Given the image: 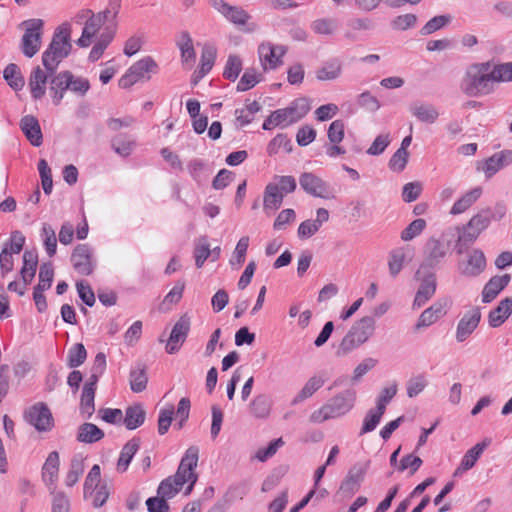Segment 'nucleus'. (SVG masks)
I'll list each match as a JSON object with an SVG mask.
<instances>
[{"mask_svg": "<svg viewBox=\"0 0 512 512\" xmlns=\"http://www.w3.org/2000/svg\"><path fill=\"white\" fill-rule=\"evenodd\" d=\"M42 236L47 254L50 257L54 256L57 249V238L54 229L50 225L44 224L42 227Z\"/></svg>", "mask_w": 512, "mask_h": 512, "instance_id": "e2e57ef3", "label": "nucleus"}, {"mask_svg": "<svg viewBox=\"0 0 512 512\" xmlns=\"http://www.w3.org/2000/svg\"><path fill=\"white\" fill-rule=\"evenodd\" d=\"M496 82L491 61L470 64L461 79L460 89L469 97L492 94Z\"/></svg>", "mask_w": 512, "mask_h": 512, "instance_id": "f257e3e1", "label": "nucleus"}, {"mask_svg": "<svg viewBox=\"0 0 512 512\" xmlns=\"http://www.w3.org/2000/svg\"><path fill=\"white\" fill-rule=\"evenodd\" d=\"M58 471L59 453L57 451H52L49 453L42 469V478L44 482L48 485H52L58 477Z\"/></svg>", "mask_w": 512, "mask_h": 512, "instance_id": "c9c22d12", "label": "nucleus"}, {"mask_svg": "<svg viewBox=\"0 0 512 512\" xmlns=\"http://www.w3.org/2000/svg\"><path fill=\"white\" fill-rule=\"evenodd\" d=\"M486 268V257L482 250L473 249L466 260L458 263V271L465 277H477Z\"/></svg>", "mask_w": 512, "mask_h": 512, "instance_id": "ddd939ff", "label": "nucleus"}, {"mask_svg": "<svg viewBox=\"0 0 512 512\" xmlns=\"http://www.w3.org/2000/svg\"><path fill=\"white\" fill-rule=\"evenodd\" d=\"M140 447V439L132 438L129 440L122 448L120 452V456L117 462V469L120 472H125L133 459L134 455L137 453Z\"/></svg>", "mask_w": 512, "mask_h": 512, "instance_id": "72a5a7b5", "label": "nucleus"}, {"mask_svg": "<svg viewBox=\"0 0 512 512\" xmlns=\"http://www.w3.org/2000/svg\"><path fill=\"white\" fill-rule=\"evenodd\" d=\"M72 50L71 30L69 25H62L56 29L48 48L42 54V64L52 76Z\"/></svg>", "mask_w": 512, "mask_h": 512, "instance_id": "f03ea898", "label": "nucleus"}, {"mask_svg": "<svg viewBox=\"0 0 512 512\" xmlns=\"http://www.w3.org/2000/svg\"><path fill=\"white\" fill-rule=\"evenodd\" d=\"M481 319V312L478 307L467 311L459 320L456 330V340L464 342L477 328Z\"/></svg>", "mask_w": 512, "mask_h": 512, "instance_id": "2eb2a0df", "label": "nucleus"}, {"mask_svg": "<svg viewBox=\"0 0 512 512\" xmlns=\"http://www.w3.org/2000/svg\"><path fill=\"white\" fill-rule=\"evenodd\" d=\"M369 465L370 461L354 464L342 480L338 494H341L343 497H351L359 491Z\"/></svg>", "mask_w": 512, "mask_h": 512, "instance_id": "0eeeda50", "label": "nucleus"}, {"mask_svg": "<svg viewBox=\"0 0 512 512\" xmlns=\"http://www.w3.org/2000/svg\"><path fill=\"white\" fill-rule=\"evenodd\" d=\"M216 50L213 47H204L201 53L199 77L205 76L213 67Z\"/></svg>", "mask_w": 512, "mask_h": 512, "instance_id": "680f3d73", "label": "nucleus"}, {"mask_svg": "<svg viewBox=\"0 0 512 512\" xmlns=\"http://www.w3.org/2000/svg\"><path fill=\"white\" fill-rule=\"evenodd\" d=\"M450 250V242L430 237L424 246V258L421 268H437L445 259Z\"/></svg>", "mask_w": 512, "mask_h": 512, "instance_id": "423d86ee", "label": "nucleus"}, {"mask_svg": "<svg viewBox=\"0 0 512 512\" xmlns=\"http://www.w3.org/2000/svg\"><path fill=\"white\" fill-rule=\"evenodd\" d=\"M490 443L491 440L489 438H485L482 442L477 443L469 449L463 456L460 465L455 470L454 476H460L462 473L474 467L475 463Z\"/></svg>", "mask_w": 512, "mask_h": 512, "instance_id": "6ab92c4d", "label": "nucleus"}, {"mask_svg": "<svg viewBox=\"0 0 512 512\" xmlns=\"http://www.w3.org/2000/svg\"><path fill=\"white\" fill-rule=\"evenodd\" d=\"M100 477H101V469L98 464H95L90 469L88 475L86 476L84 482V497L87 498L88 495H92L95 491V488L100 486Z\"/></svg>", "mask_w": 512, "mask_h": 512, "instance_id": "603ef678", "label": "nucleus"}, {"mask_svg": "<svg viewBox=\"0 0 512 512\" xmlns=\"http://www.w3.org/2000/svg\"><path fill=\"white\" fill-rule=\"evenodd\" d=\"M341 71V63L338 60H333L318 69L316 71V77L320 81L334 80L340 76Z\"/></svg>", "mask_w": 512, "mask_h": 512, "instance_id": "37998d69", "label": "nucleus"}, {"mask_svg": "<svg viewBox=\"0 0 512 512\" xmlns=\"http://www.w3.org/2000/svg\"><path fill=\"white\" fill-rule=\"evenodd\" d=\"M116 22L113 26H107L104 32L100 35L98 42L93 46L89 54V60L94 62L97 61L104 53L107 46L111 43L115 36Z\"/></svg>", "mask_w": 512, "mask_h": 512, "instance_id": "c756f323", "label": "nucleus"}, {"mask_svg": "<svg viewBox=\"0 0 512 512\" xmlns=\"http://www.w3.org/2000/svg\"><path fill=\"white\" fill-rule=\"evenodd\" d=\"M38 254L36 250H26L23 253V267L20 271L21 278L25 285L29 284L36 273Z\"/></svg>", "mask_w": 512, "mask_h": 512, "instance_id": "473e14b6", "label": "nucleus"}, {"mask_svg": "<svg viewBox=\"0 0 512 512\" xmlns=\"http://www.w3.org/2000/svg\"><path fill=\"white\" fill-rule=\"evenodd\" d=\"M417 23V16L412 13L396 16L391 20V28L395 31H406L413 28Z\"/></svg>", "mask_w": 512, "mask_h": 512, "instance_id": "13d9d810", "label": "nucleus"}, {"mask_svg": "<svg viewBox=\"0 0 512 512\" xmlns=\"http://www.w3.org/2000/svg\"><path fill=\"white\" fill-rule=\"evenodd\" d=\"M496 82H512V62L493 64Z\"/></svg>", "mask_w": 512, "mask_h": 512, "instance_id": "774afa93", "label": "nucleus"}, {"mask_svg": "<svg viewBox=\"0 0 512 512\" xmlns=\"http://www.w3.org/2000/svg\"><path fill=\"white\" fill-rule=\"evenodd\" d=\"M258 55L264 70L276 69L283 63L282 59L277 56L275 45L270 42L259 45Z\"/></svg>", "mask_w": 512, "mask_h": 512, "instance_id": "bb28decb", "label": "nucleus"}, {"mask_svg": "<svg viewBox=\"0 0 512 512\" xmlns=\"http://www.w3.org/2000/svg\"><path fill=\"white\" fill-rule=\"evenodd\" d=\"M48 77L50 75L46 69L43 71L39 66L33 68L29 77V88L35 100L41 99L45 95Z\"/></svg>", "mask_w": 512, "mask_h": 512, "instance_id": "4be33fe9", "label": "nucleus"}, {"mask_svg": "<svg viewBox=\"0 0 512 512\" xmlns=\"http://www.w3.org/2000/svg\"><path fill=\"white\" fill-rule=\"evenodd\" d=\"M242 70V61L237 55H230L227 59L223 76L230 80L235 81Z\"/></svg>", "mask_w": 512, "mask_h": 512, "instance_id": "4d7b16f0", "label": "nucleus"}, {"mask_svg": "<svg viewBox=\"0 0 512 512\" xmlns=\"http://www.w3.org/2000/svg\"><path fill=\"white\" fill-rule=\"evenodd\" d=\"M324 384V380L316 376L311 377L301 389V391L292 400V404H297L311 397Z\"/></svg>", "mask_w": 512, "mask_h": 512, "instance_id": "a19ab883", "label": "nucleus"}, {"mask_svg": "<svg viewBox=\"0 0 512 512\" xmlns=\"http://www.w3.org/2000/svg\"><path fill=\"white\" fill-rule=\"evenodd\" d=\"M91 249L87 244L77 245L71 255V262L75 271L81 275H90L94 266Z\"/></svg>", "mask_w": 512, "mask_h": 512, "instance_id": "4468645a", "label": "nucleus"}, {"mask_svg": "<svg viewBox=\"0 0 512 512\" xmlns=\"http://www.w3.org/2000/svg\"><path fill=\"white\" fill-rule=\"evenodd\" d=\"M95 392L88 388L82 389L81 399H80V413L87 419H90L95 411Z\"/></svg>", "mask_w": 512, "mask_h": 512, "instance_id": "09e8293b", "label": "nucleus"}, {"mask_svg": "<svg viewBox=\"0 0 512 512\" xmlns=\"http://www.w3.org/2000/svg\"><path fill=\"white\" fill-rule=\"evenodd\" d=\"M409 159V152L397 149L389 160L388 166L394 172H402Z\"/></svg>", "mask_w": 512, "mask_h": 512, "instance_id": "338daca9", "label": "nucleus"}, {"mask_svg": "<svg viewBox=\"0 0 512 512\" xmlns=\"http://www.w3.org/2000/svg\"><path fill=\"white\" fill-rule=\"evenodd\" d=\"M362 343H360V340L355 338L352 334L347 332V334L343 337L339 345L337 346L335 350V356L337 358H343L350 354L355 349L359 348Z\"/></svg>", "mask_w": 512, "mask_h": 512, "instance_id": "c03bdc74", "label": "nucleus"}, {"mask_svg": "<svg viewBox=\"0 0 512 512\" xmlns=\"http://www.w3.org/2000/svg\"><path fill=\"white\" fill-rule=\"evenodd\" d=\"M512 313V298L506 297L501 300L496 308L492 309L488 315V323L491 327L501 326Z\"/></svg>", "mask_w": 512, "mask_h": 512, "instance_id": "393cba45", "label": "nucleus"}, {"mask_svg": "<svg viewBox=\"0 0 512 512\" xmlns=\"http://www.w3.org/2000/svg\"><path fill=\"white\" fill-rule=\"evenodd\" d=\"M482 189L480 187L474 188L471 191L465 193L459 200H457L450 213L453 215L461 214L465 212L470 206H472L477 199L481 196Z\"/></svg>", "mask_w": 512, "mask_h": 512, "instance_id": "58836bf2", "label": "nucleus"}, {"mask_svg": "<svg viewBox=\"0 0 512 512\" xmlns=\"http://www.w3.org/2000/svg\"><path fill=\"white\" fill-rule=\"evenodd\" d=\"M49 90L52 94L53 102L55 105H59L64 97V93L71 86L72 72L62 71L60 73H54L50 76Z\"/></svg>", "mask_w": 512, "mask_h": 512, "instance_id": "f3484780", "label": "nucleus"}, {"mask_svg": "<svg viewBox=\"0 0 512 512\" xmlns=\"http://www.w3.org/2000/svg\"><path fill=\"white\" fill-rule=\"evenodd\" d=\"M452 20L451 15H438L431 18L421 29L420 34L423 36L430 35L446 25H448Z\"/></svg>", "mask_w": 512, "mask_h": 512, "instance_id": "49530a36", "label": "nucleus"}, {"mask_svg": "<svg viewBox=\"0 0 512 512\" xmlns=\"http://www.w3.org/2000/svg\"><path fill=\"white\" fill-rule=\"evenodd\" d=\"M54 277V268L51 262H45L40 266L39 270V282L35 286L38 290L50 289Z\"/></svg>", "mask_w": 512, "mask_h": 512, "instance_id": "5fc2aeb1", "label": "nucleus"}, {"mask_svg": "<svg viewBox=\"0 0 512 512\" xmlns=\"http://www.w3.org/2000/svg\"><path fill=\"white\" fill-rule=\"evenodd\" d=\"M312 30L320 35H331L337 28V21L331 18L317 19L311 24Z\"/></svg>", "mask_w": 512, "mask_h": 512, "instance_id": "052dcab7", "label": "nucleus"}, {"mask_svg": "<svg viewBox=\"0 0 512 512\" xmlns=\"http://www.w3.org/2000/svg\"><path fill=\"white\" fill-rule=\"evenodd\" d=\"M272 400L267 394H259L249 404V412L258 419H265L270 415Z\"/></svg>", "mask_w": 512, "mask_h": 512, "instance_id": "7c9ffc66", "label": "nucleus"}, {"mask_svg": "<svg viewBox=\"0 0 512 512\" xmlns=\"http://www.w3.org/2000/svg\"><path fill=\"white\" fill-rule=\"evenodd\" d=\"M512 163V150H502L494 153L482 163V171L487 178L493 177L498 171Z\"/></svg>", "mask_w": 512, "mask_h": 512, "instance_id": "dca6fc26", "label": "nucleus"}, {"mask_svg": "<svg viewBox=\"0 0 512 512\" xmlns=\"http://www.w3.org/2000/svg\"><path fill=\"white\" fill-rule=\"evenodd\" d=\"M458 238L455 244V251L458 255L464 254L469 246L475 242L480 233L475 229H469V225L466 224L462 228H457Z\"/></svg>", "mask_w": 512, "mask_h": 512, "instance_id": "2f4dec72", "label": "nucleus"}, {"mask_svg": "<svg viewBox=\"0 0 512 512\" xmlns=\"http://www.w3.org/2000/svg\"><path fill=\"white\" fill-rule=\"evenodd\" d=\"M3 78L7 84L15 91H20L25 85V80L21 70L15 63H10L6 66L3 71Z\"/></svg>", "mask_w": 512, "mask_h": 512, "instance_id": "4c0bfd02", "label": "nucleus"}, {"mask_svg": "<svg viewBox=\"0 0 512 512\" xmlns=\"http://www.w3.org/2000/svg\"><path fill=\"white\" fill-rule=\"evenodd\" d=\"M385 412L378 410V408L370 409L364 417L363 425L360 430L359 436L375 430L377 425L380 423L382 416Z\"/></svg>", "mask_w": 512, "mask_h": 512, "instance_id": "8fccbe9b", "label": "nucleus"}, {"mask_svg": "<svg viewBox=\"0 0 512 512\" xmlns=\"http://www.w3.org/2000/svg\"><path fill=\"white\" fill-rule=\"evenodd\" d=\"M447 304V301H437L433 305H431L429 308L425 309L415 326L416 330H419L424 327H428L435 323L440 317H442L445 314V306Z\"/></svg>", "mask_w": 512, "mask_h": 512, "instance_id": "b1692460", "label": "nucleus"}, {"mask_svg": "<svg viewBox=\"0 0 512 512\" xmlns=\"http://www.w3.org/2000/svg\"><path fill=\"white\" fill-rule=\"evenodd\" d=\"M199 449L191 446L186 450L185 455L180 461L179 467L173 476L162 480L157 489V495L168 500L173 498L186 483L184 473L187 470H194L198 463Z\"/></svg>", "mask_w": 512, "mask_h": 512, "instance_id": "7ed1b4c3", "label": "nucleus"}, {"mask_svg": "<svg viewBox=\"0 0 512 512\" xmlns=\"http://www.w3.org/2000/svg\"><path fill=\"white\" fill-rule=\"evenodd\" d=\"M20 128L31 145L39 147L43 143V135L38 119L33 115H25L20 120Z\"/></svg>", "mask_w": 512, "mask_h": 512, "instance_id": "a211bd4d", "label": "nucleus"}, {"mask_svg": "<svg viewBox=\"0 0 512 512\" xmlns=\"http://www.w3.org/2000/svg\"><path fill=\"white\" fill-rule=\"evenodd\" d=\"M191 327V319L188 314H183L174 324L166 344V352L175 354L185 342Z\"/></svg>", "mask_w": 512, "mask_h": 512, "instance_id": "f8f14e48", "label": "nucleus"}, {"mask_svg": "<svg viewBox=\"0 0 512 512\" xmlns=\"http://www.w3.org/2000/svg\"><path fill=\"white\" fill-rule=\"evenodd\" d=\"M492 217V211L487 209L474 215L467 224L469 225V229H475L481 233L489 226Z\"/></svg>", "mask_w": 512, "mask_h": 512, "instance_id": "6e6d98bb", "label": "nucleus"}, {"mask_svg": "<svg viewBox=\"0 0 512 512\" xmlns=\"http://www.w3.org/2000/svg\"><path fill=\"white\" fill-rule=\"evenodd\" d=\"M105 436L104 431L93 423H83L78 427L77 441L92 444L100 441Z\"/></svg>", "mask_w": 512, "mask_h": 512, "instance_id": "c85d7f7f", "label": "nucleus"}, {"mask_svg": "<svg viewBox=\"0 0 512 512\" xmlns=\"http://www.w3.org/2000/svg\"><path fill=\"white\" fill-rule=\"evenodd\" d=\"M210 255V244L208 243L207 237L202 236L197 240L194 248L195 264L197 268H201Z\"/></svg>", "mask_w": 512, "mask_h": 512, "instance_id": "3c124183", "label": "nucleus"}, {"mask_svg": "<svg viewBox=\"0 0 512 512\" xmlns=\"http://www.w3.org/2000/svg\"><path fill=\"white\" fill-rule=\"evenodd\" d=\"M87 358V351L82 343H76L68 351L67 365L69 368H76L82 365Z\"/></svg>", "mask_w": 512, "mask_h": 512, "instance_id": "a18cd8bd", "label": "nucleus"}, {"mask_svg": "<svg viewBox=\"0 0 512 512\" xmlns=\"http://www.w3.org/2000/svg\"><path fill=\"white\" fill-rule=\"evenodd\" d=\"M22 24L26 25V29L22 36L20 48L26 57L32 58L41 47L44 23L41 19H30Z\"/></svg>", "mask_w": 512, "mask_h": 512, "instance_id": "39448f33", "label": "nucleus"}, {"mask_svg": "<svg viewBox=\"0 0 512 512\" xmlns=\"http://www.w3.org/2000/svg\"><path fill=\"white\" fill-rule=\"evenodd\" d=\"M405 260V253L403 249H396L390 253L388 266L391 276L395 277L402 269Z\"/></svg>", "mask_w": 512, "mask_h": 512, "instance_id": "69168bd1", "label": "nucleus"}, {"mask_svg": "<svg viewBox=\"0 0 512 512\" xmlns=\"http://www.w3.org/2000/svg\"><path fill=\"white\" fill-rule=\"evenodd\" d=\"M158 72V65L150 56L144 57L134 63L120 78L119 86L127 89L140 80H149L150 74Z\"/></svg>", "mask_w": 512, "mask_h": 512, "instance_id": "20e7f679", "label": "nucleus"}, {"mask_svg": "<svg viewBox=\"0 0 512 512\" xmlns=\"http://www.w3.org/2000/svg\"><path fill=\"white\" fill-rule=\"evenodd\" d=\"M130 388L134 393H140L147 387L148 377L144 366L133 369L129 375Z\"/></svg>", "mask_w": 512, "mask_h": 512, "instance_id": "ea45409f", "label": "nucleus"}, {"mask_svg": "<svg viewBox=\"0 0 512 512\" xmlns=\"http://www.w3.org/2000/svg\"><path fill=\"white\" fill-rule=\"evenodd\" d=\"M356 391L354 389H346L334 397L326 404V410L332 419L344 416L352 410L356 401Z\"/></svg>", "mask_w": 512, "mask_h": 512, "instance_id": "1a4fd4ad", "label": "nucleus"}, {"mask_svg": "<svg viewBox=\"0 0 512 512\" xmlns=\"http://www.w3.org/2000/svg\"><path fill=\"white\" fill-rule=\"evenodd\" d=\"M310 110L309 100L305 97L298 98L283 109H277L276 118L280 119L282 125L287 126L302 119Z\"/></svg>", "mask_w": 512, "mask_h": 512, "instance_id": "9b49d317", "label": "nucleus"}, {"mask_svg": "<svg viewBox=\"0 0 512 512\" xmlns=\"http://www.w3.org/2000/svg\"><path fill=\"white\" fill-rule=\"evenodd\" d=\"M409 111L419 121L428 124L434 123L439 117L438 110L430 103L414 102L410 105Z\"/></svg>", "mask_w": 512, "mask_h": 512, "instance_id": "cd10ccee", "label": "nucleus"}, {"mask_svg": "<svg viewBox=\"0 0 512 512\" xmlns=\"http://www.w3.org/2000/svg\"><path fill=\"white\" fill-rule=\"evenodd\" d=\"M299 183L302 189L314 197L331 199L334 192L330 185L311 172H304L300 175Z\"/></svg>", "mask_w": 512, "mask_h": 512, "instance_id": "9d476101", "label": "nucleus"}, {"mask_svg": "<svg viewBox=\"0 0 512 512\" xmlns=\"http://www.w3.org/2000/svg\"><path fill=\"white\" fill-rule=\"evenodd\" d=\"M146 419V411L141 403H135L125 409V416L122 418V423L128 430H135Z\"/></svg>", "mask_w": 512, "mask_h": 512, "instance_id": "5701e85b", "label": "nucleus"}, {"mask_svg": "<svg viewBox=\"0 0 512 512\" xmlns=\"http://www.w3.org/2000/svg\"><path fill=\"white\" fill-rule=\"evenodd\" d=\"M25 420L36 430L46 432L52 429L54 420L48 406L39 402L30 407L24 414Z\"/></svg>", "mask_w": 512, "mask_h": 512, "instance_id": "6e6552de", "label": "nucleus"}, {"mask_svg": "<svg viewBox=\"0 0 512 512\" xmlns=\"http://www.w3.org/2000/svg\"><path fill=\"white\" fill-rule=\"evenodd\" d=\"M426 227V221L422 218L413 220L405 229L401 232V239L403 241H410L422 233Z\"/></svg>", "mask_w": 512, "mask_h": 512, "instance_id": "bf43d9fd", "label": "nucleus"}, {"mask_svg": "<svg viewBox=\"0 0 512 512\" xmlns=\"http://www.w3.org/2000/svg\"><path fill=\"white\" fill-rule=\"evenodd\" d=\"M102 25L101 20H98L94 15H91V18L85 21L82 35L76 41V44L79 47H88Z\"/></svg>", "mask_w": 512, "mask_h": 512, "instance_id": "e433bc0d", "label": "nucleus"}, {"mask_svg": "<svg viewBox=\"0 0 512 512\" xmlns=\"http://www.w3.org/2000/svg\"><path fill=\"white\" fill-rule=\"evenodd\" d=\"M83 472H84L83 459L80 456L73 457V459L71 460V464H70V470L68 471L67 476H66V485L68 487L74 486L78 482V480L81 477V475L83 474Z\"/></svg>", "mask_w": 512, "mask_h": 512, "instance_id": "864d4df0", "label": "nucleus"}, {"mask_svg": "<svg viewBox=\"0 0 512 512\" xmlns=\"http://www.w3.org/2000/svg\"><path fill=\"white\" fill-rule=\"evenodd\" d=\"M135 143L127 135L118 134L111 139L112 149L120 156L127 157L132 153Z\"/></svg>", "mask_w": 512, "mask_h": 512, "instance_id": "79ce46f5", "label": "nucleus"}, {"mask_svg": "<svg viewBox=\"0 0 512 512\" xmlns=\"http://www.w3.org/2000/svg\"><path fill=\"white\" fill-rule=\"evenodd\" d=\"M436 277L433 273L425 276L421 281L418 291L415 295L413 307L420 308L430 300L436 291Z\"/></svg>", "mask_w": 512, "mask_h": 512, "instance_id": "aec40b11", "label": "nucleus"}, {"mask_svg": "<svg viewBox=\"0 0 512 512\" xmlns=\"http://www.w3.org/2000/svg\"><path fill=\"white\" fill-rule=\"evenodd\" d=\"M284 194L279 191V187L274 183H269L264 191L263 205L266 211H275L282 205Z\"/></svg>", "mask_w": 512, "mask_h": 512, "instance_id": "f704fd0d", "label": "nucleus"}, {"mask_svg": "<svg viewBox=\"0 0 512 512\" xmlns=\"http://www.w3.org/2000/svg\"><path fill=\"white\" fill-rule=\"evenodd\" d=\"M427 386V380L423 374H419L410 378L406 385L407 395L409 398L419 395Z\"/></svg>", "mask_w": 512, "mask_h": 512, "instance_id": "0e129e2a", "label": "nucleus"}, {"mask_svg": "<svg viewBox=\"0 0 512 512\" xmlns=\"http://www.w3.org/2000/svg\"><path fill=\"white\" fill-rule=\"evenodd\" d=\"M375 330V320L372 316H364L356 321L349 329V333L364 344L373 335Z\"/></svg>", "mask_w": 512, "mask_h": 512, "instance_id": "a878e982", "label": "nucleus"}, {"mask_svg": "<svg viewBox=\"0 0 512 512\" xmlns=\"http://www.w3.org/2000/svg\"><path fill=\"white\" fill-rule=\"evenodd\" d=\"M510 275L493 276L484 286L482 291V302L490 303L510 282Z\"/></svg>", "mask_w": 512, "mask_h": 512, "instance_id": "412c9836", "label": "nucleus"}, {"mask_svg": "<svg viewBox=\"0 0 512 512\" xmlns=\"http://www.w3.org/2000/svg\"><path fill=\"white\" fill-rule=\"evenodd\" d=\"M177 46L181 51V57L184 61H193L195 59V50L193 47V41L190 34L187 31H182L180 39L177 42Z\"/></svg>", "mask_w": 512, "mask_h": 512, "instance_id": "de8ad7c7", "label": "nucleus"}]
</instances>
